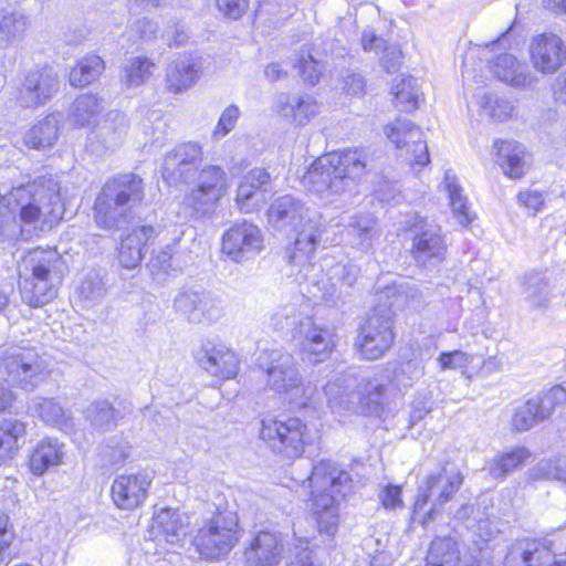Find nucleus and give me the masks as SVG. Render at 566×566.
I'll use <instances>...</instances> for the list:
<instances>
[{
	"instance_id": "nucleus-15",
	"label": "nucleus",
	"mask_w": 566,
	"mask_h": 566,
	"mask_svg": "<svg viewBox=\"0 0 566 566\" xmlns=\"http://www.w3.org/2000/svg\"><path fill=\"white\" fill-rule=\"evenodd\" d=\"M565 403L566 387L562 385L554 386L516 408L512 418V426L516 431H527L538 422L549 418L556 407Z\"/></svg>"
},
{
	"instance_id": "nucleus-35",
	"label": "nucleus",
	"mask_w": 566,
	"mask_h": 566,
	"mask_svg": "<svg viewBox=\"0 0 566 566\" xmlns=\"http://www.w3.org/2000/svg\"><path fill=\"white\" fill-rule=\"evenodd\" d=\"M497 163L503 172L510 178H521L527 169L525 161V148L515 140H495Z\"/></svg>"
},
{
	"instance_id": "nucleus-55",
	"label": "nucleus",
	"mask_w": 566,
	"mask_h": 566,
	"mask_svg": "<svg viewBox=\"0 0 566 566\" xmlns=\"http://www.w3.org/2000/svg\"><path fill=\"white\" fill-rule=\"evenodd\" d=\"M480 107L486 116L499 122L507 119L513 113L511 102L496 97L492 94H484L481 96Z\"/></svg>"
},
{
	"instance_id": "nucleus-8",
	"label": "nucleus",
	"mask_w": 566,
	"mask_h": 566,
	"mask_svg": "<svg viewBox=\"0 0 566 566\" xmlns=\"http://www.w3.org/2000/svg\"><path fill=\"white\" fill-rule=\"evenodd\" d=\"M462 482L461 472L448 470L446 465L428 474L418 486L412 512L413 521L422 526L433 521L443 505L451 501Z\"/></svg>"
},
{
	"instance_id": "nucleus-20",
	"label": "nucleus",
	"mask_w": 566,
	"mask_h": 566,
	"mask_svg": "<svg viewBox=\"0 0 566 566\" xmlns=\"http://www.w3.org/2000/svg\"><path fill=\"white\" fill-rule=\"evenodd\" d=\"M263 249L261 230L249 221L234 223L222 237V252L232 261H247Z\"/></svg>"
},
{
	"instance_id": "nucleus-3",
	"label": "nucleus",
	"mask_w": 566,
	"mask_h": 566,
	"mask_svg": "<svg viewBox=\"0 0 566 566\" xmlns=\"http://www.w3.org/2000/svg\"><path fill=\"white\" fill-rule=\"evenodd\" d=\"M369 157L365 150L348 148L318 157L304 176L310 191L328 198L350 191L366 174Z\"/></svg>"
},
{
	"instance_id": "nucleus-44",
	"label": "nucleus",
	"mask_w": 566,
	"mask_h": 566,
	"mask_svg": "<svg viewBox=\"0 0 566 566\" xmlns=\"http://www.w3.org/2000/svg\"><path fill=\"white\" fill-rule=\"evenodd\" d=\"M444 187L449 195L453 216L461 226H468L472 221L468 199L462 195V188L458 182V178L451 170H447L444 174Z\"/></svg>"
},
{
	"instance_id": "nucleus-30",
	"label": "nucleus",
	"mask_w": 566,
	"mask_h": 566,
	"mask_svg": "<svg viewBox=\"0 0 566 566\" xmlns=\"http://www.w3.org/2000/svg\"><path fill=\"white\" fill-rule=\"evenodd\" d=\"M157 230L151 226H142L133 229L122 239L118 248V261L123 268L135 269L143 259L144 247L157 235Z\"/></svg>"
},
{
	"instance_id": "nucleus-27",
	"label": "nucleus",
	"mask_w": 566,
	"mask_h": 566,
	"mask_svg": "<svg viewBox=\"0 0 566 566\" xmlns=\"http://www.w3.org/2000/svg\"><path fill=\"white\" fill-rule=\"evenodd\" d=\"M189 517L178 510L163 507L155 512L150 533L155 541L178 544L187 535Z\"/></svg>"
},
{
	"instance_id": "nucleus-46",
	"label": "nucleus",
	"mask_w": 566,
	"mask_h": 566,
	"mask_svg": "<svg viewBox=\"0 0 566 566\" xmlns=\"http://www.w3.org/2000/svg\"><path fill=\"white\" fill-rule=\"evenodd\" d=\"M459 562V551L452 538L438 537L432 541L427 555V566H458Z\"/></svg>"
},
{
	"instance_id": "nucleus-1",
	"label": "nucleus",
	"mask_w": 566,
	"mask_h": 566,
	"mask_svg": "<svg viewBox=\"0 0 566 566\" xmlns=\"http://www.w3.org/2000/svg\"><path fill=\"white\" fill-rule=\"evenodd\" d=\"M64 210L59 182L40 177L0 197V235L18 234V217L20 224H33L42 231L51 229L62 220Z\"/></svg>"
},
{
	"instance_id": "nucleus-5",
	"label": "nucleus",
	"mask_w": 566,
	"mask_h": 566,
	"mask_svg": "<svg viewBox=\"0 0 566 566\" xmlns=\"http://www.w3.org/2000/svg\"><path fill=\"white\" fill-rule=\"evenodd\" d=\"M60 254L54 249L35 248L19 264V289L22 302L30 307H41L57 293L56 274Z\"/></svg>"
},
{
	"instance_id": "nucleus-62",
	"label": "nucleus",
	"mask_w": 566,
	"mask_h": 566,
	"mask_svg": "<svg viewBox=\"0 0 566 566\" xmlns=\"http://www.w3.org/2000/svg\"><path fill=\"white\" fill-rule=\"evenodd\" d=\"M216 6L224 17L238 20L249 9V0H216Z\"/></svg>"
},
{
	"instance_id": "nucleus-38",
	"label": "nucleus",
	"mask_w": 566,
	"mask_h": 566,
	"mask_svg": "<svg viewBox=\"0 0 566 566\" xmlns=\"http://www.w3.org/2000/svg\"><path fill=\"white\" fill-rule=\"evenodd\" d=\"M390 300L389 304H379L378 306L389 307L394 312L395 308H412L420 307L423 303L422 293L408 283L394 286H387L379 294V300Z\"/></svg>"
},
{
	"instance_id": "nucleus-9",
	"label": "nucleus",
	"mask_w": 566,
	"mask_h": 566,
	"mask_svg": "<svg viewBox=\"0 0 566 566\" xmlns=\"http://www.w3.org/2000/svg\"><path fill=\"white\" fill-rule=\"evenodd\" d=\"M240 535L238 514L229 509H218L197 531L192 544L202 557L217 559L235 546Z\"/></svg>"
},
{
	"instance_id": "nucleus-43",
	"label": "nucleus",
	"mask_w": 566,
	"mask_h": 566,
	"mask_svg": "<svg viewBox=\"0 0 566 566\" xmlns=\"http://www.w3.org/2000/svg\"><path fill=\"white\" fill-rule=\"evenodd\" d=\"M105 63L98 55L90 54L82 57L70 72V84L84 87L94 82L104 71Z\"/></svg>"
},
{
	"instance_id": "nucleus-36",
	"label": "nucleus",
	"mask_w": 566,
	"mask_h": 566,
	"mask_svg": "<svg viewBox=\"0 0 566 566\" xmlns=\"http://www.w3.org/2000/svg\"><path fill=\"white\" fill-rule=\"evenodd\" d=\"M357 379L349 374H338L324 387L328 403L332 408L350 409L354 406Z\"/></svg>"
},
{
	"instance_id": "nucleus-14",
	"label": "nucleus",
	"mask_w": 566,
	"mask_h": 566,
	"mask_svg": "<svg viewBox=\"0 0 566 566\" xmlns=\"http://www.w3.org/2000/svg\"><path fill=\"white\" fill-rule=\"evenodd\" d=\"M411 254L417 264L433 266L444 261L448 244L438 224L419 220L411 229Z\"/></svg>"
},
{
	"instance_id": "nucleus-63",
	"label": "nucleus",
	"mask_w": 566,
	"mask_h": 566,
	"mask_svg": "<svg viewBox=\"0 0 566 566\" xmlns=\"http://www.w3.org/2000/svg\"><path fill=\"white\" fill-rule=\"evenodd\" d=\"M329 276L332 279H336L339 283L352 286L359 274V270L355 264L347 263V264H336L332 266L328 271Z\"/></svg>"
},
{
	"instance_id": "nucleus-2",
	"label": "nucleus",
	"mask_w": 566,
	"mask_h": 566,
	"mask_svg": "<svg viewBox=\"0 0 566 566\" xmlns=\"http://www.w3.org/2000/svg\"><path fill=\"white\" fill-rule=\"evenodd\" d=\"M268 218L275 229L296 231L293 247L287 251V261L303 272L314 259L322 234V217L311 211L300 199L285 195L273 200Z\"/></svg>"
},
{
	"instance_id": "nucleus-60",
	"label": "nucleus",
	"mask_w": 566,
	"mask_h": 566,
	"mask_svg": "<svg viewBox=\"0 0 566 566\" xmlns=\"http://www.w3.org/2000/svg\"><path fill=\"white\" fill-rule=\"evenodd\" d=\"M322 63L314 55L307 52L298 59V69L306 84L314 86L318 83L322 74Z\"/></svg>"
},
{
	"instance_id": "nucleus-22",
	"label": "nucleus",
	"mask_w": 566,
	"mask_h": 566,
	"mask_svg": "<svg viewBox=\"0 0 566 566\" xmlns=\"http://www.w3.org/2000/svg\"><path fill=\"white\" fill-rule=\"evenodd\" d=\"M297 333L301 337V350L313 364L326 361L337 346L335 328L317 325L311 318L300 322Z\"/></svg>"
},
{
	"instance_id": "nucleus-21",
	"label": "nucleus",
	"mask_w": 566,
	"mask_h": 566,
	"mask_svg": "<svg viewBox=\"0 0 566 566\" xmlns=\"http://www.w3.org/2000/svg\"><path fill=\"white\" fill-rule=\"evenodd\" d=\"M530 60L538 73L555 74L566 63V44L553 32L536 34L530 43Z\"/></svg>"
},
{
	"instance_id": "nucleus-12",
	"label": "nucleus",
	"mask_w": 566,
	"mask_h": 566,
	"mask_svg": "<svg viewBox=\"0 0 566 566\" xmlns=\"http://www.w3.org/2000/svg\"><path fill=\"white\" fill-rule=\"evenodd\" d=\"M6 381L31 390L49 375V365L33 348L12 346L0 355Z\"/></svg>"
},
{
	"instance_id": "nucleus-51",
	"label": "nucleus",
	"mask_w": 566,
	"mask_h": 566,
	"mask_svg": "<svg viewBox=\"0 0 566 566\" xmlns=\"http://www.w3.org/2000/svg\"><path fill=\"white\" fill-rule=\"evenodd\" d=\"M528 458L530 452L527 449L515 448L495 459L490 467V473L494 478H504L507 473L515 470Z\"/></svg>"
},
{
	"instance_id": "nucleus-29",
	"label": "nucleus",
	"mask_w": 566,
	"mask_h": 566,
	"mask_svg": "<svg viewBox=\"0 0 566 566\" xmlns=\"http://www.w3.org/2000/svg\"><path fill=\"white\" fill-rule=\"evenodd\" d=\"M201 64L190 54L178 55L166 69V86L178 94L189 90L200 77Z\"/></svg>"
},
{
	"instance_id": "nucleus-59",
	"label": "nucleus",
	"mask_w": 566,
	"mask_h": 566,
	"mask_svg": "<svg viewBox=\"0 0 566 566\" xmlns=\"http://www.w3.org/2000/svg\"><path fill=\"white\" fill-rule=\"evenodd\" d=\"M14 532L12 530V525L10 524L9 516L0 512V564L10 560L14 551L12 548V543L14 541Z\"/></svg>"
},
{
	"instance_id": "nucleus-24",
	"label": "nucleus",
	"mask_w": 566,
	"mask_h": 566,
	"mask_svg": "<svg viewBox=\"0 0 566 566\" xmlns=\"http://www.w3.org/2000/svg\"><path fill=\"white\" fill-rule=\"evenodd\" d=\"M153 479L145 472L119 474L111 488V496L116 507L134 511L146 501Z\"/></svg>"
},
{
	"instance_id": "nucleus-42",
	"label": "nucleus",
	"mask_w": 566,
	"mask_h": 566,
	"mask_svg": "<svg viewBox=\"0 0 566 566\" xmlns=\"http://www.w3.org/2000/svg\"><path fill=\"white\" fill-rule=\"evenodd\" d=\"M34 411L44 422L67 433L73 431L74 423L71 416L53 399L40 398Z\"/></svg>"
},
{
	"instance_id": "nucleus-56",
	"label": "nucleus",
	"mask_w": 566,
	"mask_h": 566,
	"mask_svg": "<svg viewBox=\"0 0 566 566\" xmlns=\"http://www.w3.org/2000/svg\"><path fill=\"white\" fill-rule=\"evenodd\" d=\"M78 295L87 301H96L104 296L105 283L96 271L88 272L77 286Z\"/></svg>"
},
{
	"instance_id": "nucleus-25",
	"label": "nucleus",
	"mask_w": 566,
	"mask_h": 566,
	"mask_svg": "<svg viewBox=\"0 0 566 566\" xmlns=\"http://www.w3.org/2000/svg\"><path fill=\"white\" fill-rule=\"evenodd\" d=\"M57 90L59 80L53 69L36 67L25 75L18 99L23 107H38L45 104Z\"/></svg>"
},
{
	"instance_id": "nucleus-32",
	"label": "nucleus",
	"mask_w": 566,
	"mask_h": 566,
	"mask_svg": "<svg viewBox=\"0 0 566 566\" xmlns=\"http://www.w3.org/2000/svg\"><path fill=\"white\" fill-rule=\"evenodd\" d=\"M30 25L29 15L17 4H8L0 9V48H9L13 42L23 39Z\"/></svg>"
},
{
	"instance_id": "nucleus-40",
	"label": "nucleus",
	"mask_w": 566,
	"mask_h": 566,
	"mask_svg": "<svg viewBox=\"0 0 566 566\" xmlns=\"http://www.w3.org/2000/svg\"><path fill=\"white\" fill-rule=\"evenodd\" d=\"M103 106L99 99L93 94H82L72 103L69 113V122L76 127H84L93 124Z\"/></svg>"
},
{
	"instance_id": "nucleus-50",
	"label": "nucleus",
	"mask_w": 566,
	"mask_h": 566,
	"mask_svg": "<svg viewBox=\"0 0 566 566\" xmlns=\"http://www.w3.org/2000/svg\"><path fill=\"white\" fill-rule=\"evenodd\" d=\"M532 481L557 480L566 482V459L542 460L528 471Z\"/></svg>"
},
{
	"instance_id": "nucleus-53",
	"label": "nucleus",
	"mask_w": 566,
	"mask_h": 566,
	"mask_svg": "<svg viewBox=\"0 0 566 566\" xmlns=\"http://www.w3.org/2000/svg\"><path fill=\"white\" fill-rule=\"evenodd\" d=\"M385 387L367 382L359 395L358 410L365 415L379 416L382 411Z\"/></svg>"
},
{
	"instance_id": "nucleus-28",
	"label": "nucleus",
	"mask_w": 566,
	"mask_h": 566,
	"mask_svg": "<svg viewBox=\"0 0 566 566\" xmlns=\"http://www.w3.org/2000/svg\"><path fill=\"white\" fill-rule=\"evenodd\" d=\"M283 542L272 532H259L245 551L248 566H277L283 556Z\"/></svg>"
},
{
	"instance_id": "nucleus-47",
	"label": "nucleus",
	"mask_w": 566,
	"mask_h": 566,
	"mask_svg": "<svg viewBox=\"0 0 566 566\" xmlns=\"http://www.w3.org/2000/svg\"><path fill=\"white\" fill-rule=\"evenodd\" d=\"M125 129V116L119 113H111L98 127L97 137L106 149H113L120 144Z\"/></svg>"
},
{
	"instance_id": "nucleus-54",
	"label": "nucleus",
	"mask_w": 566,
	"mask_h": 566,
	"mask_svg": "<svg viewBox=\"0 0 566 566\" xmlns=\"http://www.w3.org/2000/svg\"><path fill=\"white\" fill-rule=\"evenodd\" d=\"M130 454L129 443L119 437H114L107 440L101 447L99 455L105 464H119L123 463Z\"/></svg>"
},
{
	"instance_id": "nucleus-7",
	"label": "nucleus",
	"mask_w": 566,
	"mask_h": 566,
	"mask_svg": "<svg viewBox=\"0 0 566 566\" xmlns=\"http://www.w3.org/2000/svg\"><path fill=\"white\" fill-rule=\"evenodd\" d=\"M259 367L266 376V386L279 394L290 396L295 408H305L316 394V388L304 384L294 356L282 349L264 350L259 359Z\"/></svg>"
},
{
	"instance_id": "nucleus-18",
	"label": "nucleus",
	"mask_w": 566,
	"mask_h": 566,
	"mask_svg": "<svg viewBox=\"0 0 566 566\" xmlns=\"http://www.w3.org/2000/svg\"><path fill=\"white\" fill-rule=\"evenodd\" d=\"M193 357L206 373L221 379L234 378L240 369L237 354L224 343L217 339L201 342Z\"/></svg>"
},
{
	"instance_id": "nucleus-58",
	"label": "nucleus",
	"mask_w": 566,
	"mask_h": 566,
	"mask_svg": "<svg viewBox=\"0 0 566 566\" xmlns=\"http://www.w3.org/2000/svg\"><path fill=\"white\" fill-rule=\"evenodd\" d=\"M423 375L422 367L418 361L408 360L401 363L392 375V380L402 387H410L415 381L421 378Z\"/></svg>"
},
{
	"instance_id": "nucleus-23",
	"label": "nucleus",
	"mask_w": 566,
	"mask_h": 566,
	"mask_svg": "<svg viewBox=\"0 0 566 566\" xmlns=\"http://www.w3.org/2000/svg\"><path fill=\"white\" fill-rule=\"evenodd\" d=\"M174 306L176 312L190 323H212L223 315L221 302L206 291L180 292L174 301Z\"/></svg>"
},
{
	"instance_id": "nucleus-16",
	"label": "nucleus",
	"mask_w": 566,
	"mask_h": 566,
	"mask_svg": "<svg viewBox=\"0 0 566 566\" xmlns=\"http://www.w3.org/2000/svg\"><path fill=\"white\" fill-rule=\"evenodd\" d=\"M385 133L388 139L396 145L399 151L398 156L409 165L424 166L429 163L430 158L423 133L410 120L397 119L386 126Z\"/></svg>"
},
{
	"instance_id": "nucleus-41",
	"label": "nucleus",
	"mask_w": 566,
	"mask_h": 566,
	"mask_svg": "<svg viewBox=\"0 0 566 566\" xmlns=\"http://www.w3.org/2000/svg\"><path fill=\"white\" fill-rule=\"evenodd\" d=\"M25 433V427L17 420L0 422V467L8 464L18 454V439Z\"/></svg>"
},
{
	"instance_id": "nucleus-34",
	"label": "nucleus",
	"mask_w": 566,
	"mask_h": 566,
	"mask_svg": "<svg viewBox=\"0 0 566 566\" xmlns=\"http://www.w3.org/2000/svg\"><path fill=\"white\" fill-rule=\"evenodd\" d=\"M62 119L61 113H52L45 116L25 132L23 137L24 144L34 149L51 148L59 139Z\"/></svg>"
},
{
	"instance_id": "nucleus-17",
	"label": "nucleus",
	"mask_w": 566,
	"mask_h": 566,
	"mask_svg": "<svg viewBox=\"0 0 566 566\" xmlns=\"http://www.w3.org/2000/svg\"><path fill=\"white\" fill-rule=\"evenodd\" d=\"M197 176L198 185L186 197V200L198 213H208L227 193V174L221 167L209 165L202 169L199 168Z\"/></svg>"
},
{
	"instance_id": "nucleus-61",
	"label": "nucleus",
	"mask_w": 566,
	"mask_h": 566,
	"mask_svg": "<svg viewBox=\"0 0 566 566\" xmlns=\"http://www.w3.org/2000/svg\"><path fill=\"white\" fill-rule=\"evenodd\" d=\"M240 117V109L237 105L228 106L220 115L219 120L212 132L214 139H221L228 135L237 125Z\"/></svg>"
},
{
	"instance_id": "nucleus-31",
	"label": "nucleus",
	"mask_w": 566,
	"mask_h": 566,
	"mask_svg": "<svg viewBox=\"0 0 566 566\" xmlns=\"http://www.w3.org/2000/svg\"><path fill=\"white\" fill-rule=\"evenodd\" d=\"M276 109L289 123L304 126L318 114L319 106L310 95H281Z\"/></svg>"
},
{
	"instance_id": "nucleus-33",
	"label": "nucleus",
	"mask_w": 566,
	"mask_h": 566,
	"mask_svg": "<svg viewBox=\"0 0 566 566\" xmlns=\"http://www.w3.org/2000/svg\"><path fill=\"white\" fill-rule=\"evenodd\" d=\"M65 455L64 444L57 439L45 438L32 450L29 468L35 475H43L50 468L62 463Z\"/></svg>"
},
{
	"instance_id": "nucleus-52",
	"label": "nucleus",
	"mask_w": 566,
	"mask_h": 566,
	"mask_svg": "<svg viewBox=\"0 0 566 566\" xmlns=\"http://www.w3.org/2000/svg\"><path fill=\"white\" fill-rule=\"evenodd\" d=\"M349 228L353 234L358 238V244L363 250H368L373 241L378 237L376 220L370 214L352 217Z\"/></svg>"
},
{
	"instance_id": "nucleus-64",
	"label": "nucleus",
	"mask_w": 566,
	"mask_h": 566,
	"mask_svg": "<svg viewBox=\"0 0 566 566\" xmlns=\"http://www.w3.org/2000/svg\"><path fill=\"white\" fill-rule=\"evenodd\" d=\"M292 566H315L314 551L310 547L307 538H298L294 547V562Z\"/></svg>"
},
{
	"instance_id": "nucleus-57",
	"label": "nucleus",
	"mask_w": 566,
	"mask_h": 566,
	"mask_svg": "<svg viewBox=\"0 0 566 566\" xmlns=\"http://www.w3.org/2000/svg\"><path fill=\"white\" fill-rule=\"evenodd\" d=\"M473 359L474 355L461 350L443 352L438 357V364L441 370L460 369L465 375Z\"/></svg>"
},
{
	"instance_id": "nucleus-48",
	"label": "nucleus",
	"mask_w": 566,
	"mask_h": 566,
	"mask_svg": "<svg viewBox=\"0 0 566 566\" xmlns=\"http://www.w3.org/2000/svg\"><path fill=\"white\" fill-rule=\"evenodd\" d=\"M392 94L397 103L406 112L418 108L421 93L417 80L412 76L401 77L394 86Z\"/></svg>"
},
{
	"instance_id": "nucleus-37",
	"label": "nucleus",
	"mask_w": 566,
	"mask_h": 566,
	"mask_svg": "<svg viewBox=\"0 0 566 566\" xmlns=\"http://www.w3.org/2000/svg\"><path fill=\"white\" fill-rule=\"evenodd\" d=\"M524 301L537 312H545L551 305V291L542 273H528L523 283Z\"/></svg>"
},
{
	"instance_id": "nucleus-19",
	"label": "nucleus",
	"mask_w": 566,
	"mask_h": 566,
	"mask_svg": "<svg viewBox=\"0 0 566 566\" xmlns=\"http://www.w3.org/2000/svg\"><path fill=\"white\" fill-rule=\"evenodd\" d=\"M504 566H566V555L555 559L551 541L524 538L510 546Z\"/></svg>"
},
{
	"instance_id": "nucleus-26",
	"label": "nucleus",
	"mask_w": 566,
	"mask_h": 566,
	"mask_svg": "<svg viewBox=\"0 0 566 566\" xmlns=\"http://www.w3.org/2000/svg\"><path fill=\"white\" fill-rule=\"evenodd\" d=\"M490 71L495 78L516 90H532L537 84L527 63L511 53L499 54L490 63Z\"/></svg>"
},
{
	"instance_id": "nucleus-4",
	"label": "nucleus",
	"mask_w": 566,
	"mask_h": 566,
	"mask_svg": "<svg viewBox=\"0 0 566 566\" xmlns=\"http://www.w3.org/2000/svg\"><path fill=\"white\" fill-rule=\"evenodd\" d=\"M310 481L312 510L321 533L333 535L339 523V501L350 490L349 474L331 461H321L312 468Z\"/></svg>"
},
{
	"instance_id": "nucleus-39",
	"label": "nucleus",
	"mask_w": 566,
	"mask_h": 566,
	"mask_svg": "<svg viewBox=\"0 0 566 566\" xmlns=\"http://www.w3.org/2000/svg\"><path fill=\"white\" fill-rule=\"evenodd\" d=\"M270 174L264 168H254L250 170L238 186L235 201L242 212L249 213L253 209L250 200L258 190L269 185Z\"/></svg>"
},
{
	"instance_id": "nucleus-13",
	"label": "nucleus",
	"mask_w": 566,
	"mask_h": 566,
	"mask_svg": "<svg viewBox=\"0 0 566 566\" xmlns=\"http://www.w3.org/2000/svg\"><path fill=\"white\" fill-rule=\"evenodd\" d=\"M202 161L203 150L199 143H181L165 155L161 176L169 186L188 184L197 177Z\"/></svg>"
},
{
	"instance_id": "nucleus-11",
	"label": "nucleus",
	"mask_w": 566,
	"mask_h": 566,
	"mask_svg": "<svg viewBox=\"0 0 566 566\" xmlns=\"http://www.w3.org/2000/svg\"><path fill=\"white\" fill-rule=\"evenodd\" d=\"M394 312L386 306L375 307L360 325L354 347L366 360L381 358L394 345Z\"/></svg>"
},
{
	"instance_id": "nucleus-10",
	"label": "nucleus",
	"mask_w": 566,
	"mask_h": 566,
	"mask_svg": "<svg viewBox=\"0 0 566 566\" xmlns=\"http://www.w3.org/2000/svg\"><path fill=\"white\" fill-rule=\"evenodd\" d=\"M260 439L274 453L286 459H295L302 455L306 444L312 443L313 436L307 424L300 418L266 417L261 422Z\"/></svg>"
},
{
	"instance_id": "nucleus-45",
	"label": "nucleus",
	"mask_w": 566,
	"mask_h": 566,
	"mask_svg": "<svg viewBox=\"0 0 566 566\" xmlns=\"http://www.w3.org/2000/svg\"><path fill=\"white\" fill-rule=\"evenodd\" d=\"M155 67L156 64L148 57L134 56L123 67L122 83L127 88L139 87L150 78Z\"/></svg>"
},
{
	"instance_id": "nucleus-6",
	"label": "nucleus",
	"mask_w": 566,
	"mask_h": 566,
	"mask_svg": "<svg viewBox=\"0 0 566 566\" xmlns=\"http://www.w3.org/2000/svg\"><path fill=\"white\" fill-rule=\"evenodd\" d=\"M143 197L142 178L134 174L115 176L103 186L95 200V222L105 230H119L128 222L132 209Z\"/></svg>"
},
{
	"instance_id": "nucleus-49",
	"label": "nucleus",
	"mask_w": 566,
	"mask_h": 566,
	"mask_svg": "<svg viewBox=\"0 0 566 566\" xmlns=\"http://www.w3.org/2000/svg\"><path fill=\"white\" fill-rule=\"evenodd\" d=\"M92 427L97 430H108L122 417L119 412L105 400L94 402L86 411Z\"/></svg>"
}]
</instances>
